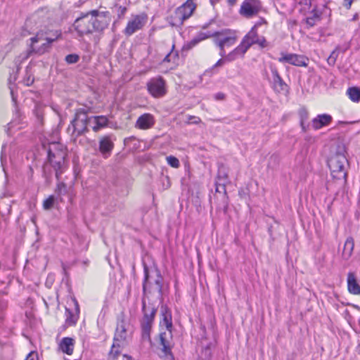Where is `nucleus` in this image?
<instances>
[{"instance_id": "f257e3e1", "label": "nucleus", "mask_w": 360, "mask_h": 360, "mask_svg": "<svg viewBox=\"0 0 360 360\" xmlns=\"http://www.w3.org/2000/svg\"><path fill=\"white\" fill-rule=\"evenodd\" d=\"M144 278L143 281L142 313L141 320L142 338L150 340V331L158 310V306L150 302V295H156L159 300H162L163 277L157 267L149 269L143 264Z\"/></svg>"}, {"instance_id": "13d9d810", "label": "nucleus", "mask_w": 360, "mask_h": 360, "mask_svg": "<svg viewBox=\"0 0 360 360\" xmlns=\"http://www.w3.org/2000/svg\"><path fill=\"white\" fill-rule=\"evenodd\" d=\"M10 210H11V206L8 205V212H10Z\"/></svg>"}, {"instance_id": "de8ad7c7", "label": "nucleus", "mask_w": 360, "mask_h": 360, "mask_svg": "<svg viewBox=\"0 0 360 360\" xmlns=\"http://www.w3.org/2000/svg\"><path fill=\"white\" fill-rule=\"evenodd\" d=\"M220 49V52H219V55L223 58H224L225 56H226V52H225V47L226 46H218Z\"/></svg>"}, {"instance_id": "2f4dec72", "label": "nucleus", "mask_w": 360, "mask_h": 360, "mask_svg": "<svg viewBox=\"0 0 360 360\" xmlns=\"http://www.w3.org/2000/svg\"><path fill=\"white\" fill-rule=\"evenodd\" d=\"M113 8L115 9V12L117 13V15L119 18H123L127 10L126 6L120 5L118 2L114 3Z\"/></svg>"}, {"instance_id": "4468645a", "label": "nucleus", "mask_w": 360, "mask_h": 360, "mask_svg": "<svg viewBox=\"0 0 360 360\" xmlns=\"http://www.w3.org/2000/svg\"><path fill=\"white\" fill-rule=\"evenodd\" d=\"M280 63H287L290 65L298 67H307L309 59L303 55L295 53H281V57L278 58Z\"/></svg>"}, {"instance_id": "423d86ee", "label": "nucleus", "mask_w": 360, "mask_h": 360, "mask_svg": "<svg viewBox=\"0 0 360 360\" xmlns=\"http://www.w3.org/2000/svg\"><path fill=\"white\" fill-rule=\"evenodd\" d=\"M328 165L334 179H346L348 160L343 153L338 152L332 155L328 160Z\"/></svg>"}, {"instance_id": "9b49d317", "label": "nucleus", "mask_w": 360, "mask_h": 360, "mask_svg": "<svg viewBox=\"0 0 360 360\" xmlns=\"http://www.w3.org/2000/svg\"><path fill=\"white\" fill-rule=\"evenodd\" d=\"M214 36L216 37L214 44L217 46H231L236 43L237 39L235 32L229 29L214 32Z\"/></svg>"}, {"instance_id": "0e129e2a", "label": "nucleus", "mask_w": 360, "mask_h": 360, "mask_svg": "<svg viewBox=\"0 0 360 360\" xmlns=\"http://www.w3.org/2000/svg\"><path fill=\"white\" fill-rule=\"evenodd\" d=\"M287 360H292V359H287Z\"/></svg>"}, {"instance_id": "e2e57ef3", "label": "nucleus", "mask_w": 360, "mask_h": 360, "mask_svg": "<svg viewBox=\"0 0 360 360\" xmlns=\"http://www.w3.org/2000/svg\"><path fill=\"white\" fill-rule=\"evenodd\" d=\"M77 309H78V304L76 302Z\"/></svg>"}, {"instance_id": "5fc2aeb1", "label": "nucleus", "mask_w": 360, "mask_h": 360, "mask_svg": "<svg viewBox=\"0 0 360 360\" xmlns=\"http://www.w3.org/2000/svg\"><path fill=\"white\" fill-rule=\"evenodd\" d=\"M131 356L127 354L123 355V360H131Z\"/></svg>"}, {"instance_id": "4d7b16f0", "label": "nucleus", "mask_w": 360, "mask_h": 360, "mask_svg": "<svg viewBox=\"0 0 360 360\" xmlns=\"http://www.w3.org/2000/svg\"><path fill=\"white\" fill-rule=\"evenodd\" d=\"M1 163L3 164V155L1 154Z\"/></svg>"}, {"instance_id": "6ab92c4d", "label": "nucleus", "mask_w": 360, "mask_h": 360, "mask_svg": "<svg viewBox=\"0 0 360 360\" xmlns=\"http://www.w3.org/2000/svg\"><path fill=\"white\" fill-rule=\"evenodd\" d=\"M89 124L94 131H98L101 128L105 127L108 122V118L103 115L89 117Z\"/></svg>"}, {"instance_id": "a211bd4d", "label": "nucleus", "mask_w": 360, "mask_h": 360, "mask_svg": "<svg viewBox=\"0 0 360 360\" xmlns=\"http://www.w3.org/2000/svg\"><path fill=\"white\" fill-rule=\"evenodd\" d=\"M154 124L153 116L149 113H145L137 119L136 127L141 129H147L151 128Z\"/></svg>"}, {"instance_id": "4c0bfd02", "label": "nucleus", "mask_w": 360, "mask_h": 360, "mask_svg": "<svg viewBox=\"0 0 360 360\" xmlns=\"http://www.w3.org/2000/svg\"><path fill=\"white\" fill-rule=\"evenodd\" d=\"M34 53V51H31V48L25 53H22L18 56V61L22 63L23 60H27L31 54Z\"/></svg>"}, {"instance_id": "20e7f679", "label": "nucleus", "mask_w": 360, "mask_h": 360, "mask_svg": "<svg viewBox=\"0 0 360 360\" xmlns=\"http://www.w3.org/2000/svg\"><path fill=\"white\" fill-rule=\"evenodd\" d=\"M89 111L86 108H79L77 110L75 118L71 121L67 131L70 135L71 139L76 141L77 139L88 131Z\"/></svg>"}, {"instance_id": "7c9ffc66", "label": "nucleus", "mask_w": 360, "mask_h": 360, "mask_svg": "<svg viewBox=\"0 0 360 360\" xmlns=\"http://www.w3.org/2000/svg\"><path fill=\"white\" fill-rule=\"evenodd\" d=\"M66 323L68 325H74L77 321V316L74 314L69 309H65Z\"/></svg>"}, {"instance_id": "f3484780", "label": "nucleus", "mask_w": 360, "mask_h": 360, "mask_svg": "<svg viewBox=\"0 0 360 360\" xmlns=\"http://www.w3.org/2000/svg\"><path fill=\"white\" fill-rule=\"evenodd\" d=\"M114 148V143L110 136H102L99 140V151L104 158H108Z\"/></svg>"}, {"instance_id": "72a5a7b5", "label": "nucleus", "mask_w": 360, "mask_h": 360, "mask_svg": "<svg viewBox=\"0 0 360 360\" xmlns=\"http://www.w3.org/2000/svg\"><path fill=\"white\" fill-rule=\"evenodd\" d=\"M34 114L35 115L38 121L42 123L43 121V115H44V109L43 107L40 105H37L35 109L34 110Z\"/></svg>"}, {"instance_id": "4be33fe9", "label": "nucleus", "mask_w": 360, "mask_h": 360, "mask_svg": "<svg viewBox=\"0 0 360 360\" xmlns=\"http://www.w3.org/2000/svg\"><path fill=\"white\" fill-rule=\"evenodd\" d=\"M217 181H220V185L222 186L224 193H226V184L229 182V172L227 168L224 165H221L219 167Z\"/></svg>"}, {"instance_id": "79ce46f5", "label": "nucleus", "mask_w": 360, "mask_h": 360, "mask_svg": "<svg viewBox=\"0 0 360 360\" xmlns=\"http://www.w3.org/2000/svg\"><path fill=\"white\" fill-rule=\"evenodd\" d=\"M263 24H267V22L264 18H261L258 21H257L255 22V24L254 25V26L252 28H255V30H257V28Z\"/></svg>"}, {"instance_id": "f03ea898", "label": "nucleus", "mask_w": 360, "mask_h": 360, "mask_svg": "<svg viewBox=\"0 0 360 360\" xmlns=\"http://www.w3.org/2000/svg\"><path fill=\"white\" fill-rule=\"evenodd\" d=\"M108 25L106 13L98 10H92L82 14L73 24L80 36L101 32L107 27Z\"/></svg>"}, {"instance_id": "5701e85b", "label": "nucleus", "mask_w": 360, "mask_h": 360, "mask_svg": "<svg viewBox=\"0 0 360 360\" xmlns=\"http://www.w3.org/2000/svg\"><path fill=\"white\" fill-rule=\"evenodd\" d=\"M161 314H162V320L161 321V324H163L165 326L167 331L172 332V321L171 312L167 309V307H162Z\"/></svg>"}, {"instance_id": "cd10ccee", "label": "nucleus", "mask_w": 360, "mask_h": 360, "mask_svg": "<svg viewBox=\"0 0 360 360\" xmlns=\"http://www.w3.org/2000/svg\"><path fill=\"white\" fill-rule=\"evenodd\" d=\"M210 37H214V32L213 33H211V32H207V33H205V32H199L198 34V35L194 37L189 43H188V47L189 48H192L193 46H195V45H197L199 42H200L201 41L204 40V39H206L207 38H210Z\"/></svg>"}, {"instance_id": "473e14b6", "label": "nucleus", "mask_w": 360, "mask_h": 360, "mask_svg": "<svg viewBox=\"0 0 360 360\" xmlns=\"http://www.w3.org/2000/svg\"><path fill=\"white\" fill-rule=\"evenodd\" d=\"M55 202V198L53 195H50L43 202V207L44 210H50L53 207Z\"/></svg>"}, {"instance_id": "c9c22d12", "label": "nucleus", "mask_w": 360, "mask_h": 360, "mask_svg": "<svg viewBox=\"0 0 360 360\" xmlns=\"http://www.w3.org/2000/svg\"><path fill=\"white\" fill-rule=\"evenodd\" d=\"M339 51L338 49L337 48L335 49L329 56V57L327 59L328 63L330 65H333L335 63V61L337 60V58L338 56Z\"/></svg>"}, {"instance_id": "0eeeda50", "label": "nucleus", "mask_w": 360, "mask_h": 360, "mask_svg": "<svg viewBox=\"0 0 360 360\" xmlns=\"http://www.w3.org/2000/svg\"><path fill=\"white\" fill-rule=\"evenodd\" d=\"M61 35L60 32L56 31L54 37L44 38V34L38 32L34 37L30 39L31 51L38 55H42L51 48V44L58 39Z\"/></svg>"}, {"instance_id": "a878e982", "label": "nucleus", "mask_w": 360, "mask_h": 360, "mask_svg": "<svg viewBox=\"0 0 360 360\" xmlns=\"http://www.w3.org/2000/svg\"><path fill=\"white\" fill-rule=\"evenodd\" d=\"M354 248V241L352 237H348L344 245L342 251V257L344 259H348L352 255Z\"/></svg>"}, {"instance_id": "bb28decb", "label": "nucleus", "mask_w": 360, "mask_h": 360, "mask_svg": "<svg viewBox=\"0 0 360 360\" xmlns=\"http://www.w3.org/2000/svg\"><path fill=\"white\" fill-rule=\"evenodd\" d=\"M125 345L113 340V344L111 347V349L108 353V359L115 360L120 356L121 351L120 348L124 347Z\"/></svg>"}, {"instance_id": "9d476101", "label": "nucleus", "mask_w": 360, "mask_h": 360, "mask_svg": "<svg viewBox=\"0 0 360 360\" xmlns=\"http://www.w3.org/2000/svg\"><path fill=\"white\" fill-rule=\"evenodd\" d=\"M172 332H161L159 335V344L162 346L161 354L160 356L164 360H174V355L172 352L173 344L172 342Z\"/></svg>"}, {"instance_id": "58836bf2", "label": "nucleus", "mask_w": 360, "mask_h": 360, "mask_svg": "<svg viewBox=\"0 0 360 360\" xmlns=\"http://www.w3.org/2000/svg\"><path fill=\"white\" fill-rule=\"evenodd\" d=\"M299 116L300 121H307L308 119V111L305 108L299 110Z\"/></svg>"}, {"instance_id": "412c9836", "label": "nucleus", "mask_w": 360, "mask_h": 360, "mask_svg": "<svg viewBox=\"0 0 360 360\" xmlns=\"http://www.w3.org/2000/svg\"><path fill=\"white\" fill-rule=\"evenodd\" d=\"M348 291L353 295H360V285L357 283L356 275L354 272H349L347 274Z\"/></svg>"}, {"instance_id": "ea45409f", "label": "nucleus", "mask_w": 360, "mask_h": 360, "mask_svg": "<svg viewBox=\"0 0 360 360\" xmlns=\"http://www.w3.org/2000/svg\"><path fill=\"white\" fill-rule=\"evenodd\" d=\"M65 184L63 182H60L57 185L56 193H57L58 195L64 194L65 193Z\"/></svg>"}, {"instance_id": "aec40b11", "label": "nucleus", "mask_w": 360, "mask_h": 360, "mask_svg": "<svg viewBox=\"0 0 360 360\" xmlns=\"http://www.w3.org/2000/svg\"><path fill=\"white\" fill-rule=\"evenodd\" d=\"M331 121L332 117L330 115H319L312 120V127L314 129H319L323 127L328 126Z\"/></svg>"}, {"instance_id": "8fccbe9b", "label": "nucleus", "mask_w": 360, "mask_h": 360, "mask_svg": "<svg viewBox=\"0 0 360 360\" xmlns=\"http://www.w3.org/2000/svg\"><path fill=\"white\" fill-rule=\"evenodd\" d=\"M172 56V53L171 51L168 54L166 55V56L163 59V62H170Z\"/></svg>"}, {"instance_id": "bf43d9fd", "label": "nucleus", "mask_w": 360, "mask_h": 360, "mask_svg": "<svg viewBox=\"0 0 360 360\" xmlns=\"http://www.w3.org/2000/svg\"><path fill=\"white\" fill-rule=\"evenodd\" d=\"M174 56H175V57H178V53H175V54L174 55Z\"/></svg>"}, {"instance_id": "2eb2a0df", "label": "nucleus", "mask_w": 360, "mask_h": 360, "mask_svg": "<svg viewBox=\"0 0 360 360\" xmlns=\"http://www.w3.org/2000/svg\"><path fill=\"white\" fill-rule=\"evenodd\" d=\"M130 335L131 333L129 332V330L127 328V323L124 320H120L117 325L113 340L127 345Z\"/></svg>"}, {"instance_id": "1a4fd4ad", "label": "nucleus", "mask_w": 360, "mask_h": 360, "mask_svg": "<svg viewBox=\"0 0 360 360\" xmlns=\"http://www.w3.org/2000/svg\"><path fill=\"white\" fill-rule=\"evenodd\" d=\"M240 44L246 51L253 44L258 45L261 49H264L269 46V42L266 38L264 36H259L257 30H255V28H251L243 38Z\"/></svg>"}, {"instance_id": "37998d69", "label": "nucleus", "mask_w": 360, "mask_h": 360, "mask_svg": "<svg viewBox=\"0 0 360 360\" xmlns=\"http://www.w3.org/2000/svg\"><path fill=\"white\" fill-rule=\"evenodd\" d=\"M226 62H227L226 60H225V58H221L219 59L211 68V70H214L215 68H218V67H221Z\"/></svg>"}, {"instance_id": "f8f14e48", "label": "nucleus", "mask_w": 360, "mask_h": 360, "mask_svg": "<svg viewBox=\"0 0 360 360\" xmlns=\"http://www.w3.org/2000/svg\"><path fill=\"white\" fill-rule=\"evenodd\" d=\"M147 89L153 97H162L166 94L165 81L160 76L151 78L147 83Z\"/></svg>"}, {"instance_id": "c756f323", "label": "nucleus", "mask_w": 360, "mask_h": 360, "mask_svg": "<svg viewBox=\"0 0 360 360\" xmlns=\"http://www.w3.org/2000/svg\"><path fill=\"white\" fill-rule=\"evenodd\" d=\"M320 19L319 15L317 13L315 8H314L311 11V15L308 16L306 18V23L309 27H313L316 21Z\"/></svg>"}, {"instance_id": "6e6552de", "label": "nucleus", "mask_w": 360, "mask_h": 360, "mask_svg": "<svg viewBox=\"0 0 360 360\" xmlns=\"http://www.w3.org/2000/svg\"><path fill=\"white\" fill-rule=\"evenodd\" d=\"M262 11V4L259 0H244L239 9V14L245 18L256 17Z\"/></svg>"}, {"instance_id": "052dcab7", "label": "nucleus", "mask_w": 360, "mask_h": 360, "mask_svg": "<svg viewBox=\"0 0 360 360\" xmlns=\"http://www.w3.org/2000/svg\"><path fill=\"white\" fill-rule=\"evenodd\" d=\"M120 0H115V2H118L120 4Z\"/></svg>"}, {"instance_id": "864d4df0", "label": "nucleus", "mask_w": 360, "mask_h": 360, "mask_svg": "<svg viewBox=\"0 0 360 360\" xmlns=\"http://www.w3.org/2000/svg\"><path fill=\"white\" fill-rule=\"evenodd\" d=\"M238 0H227L229 6H233L236 4Z\"/></svg>"}, {"instance_id": "dca6fc26", "label": "nucleus", "mask_w": 360, "mask_h": 360, "mask_svg": "<svg viewBox=\"0 0 360 360\" xmlns=\"http://www.w3.org/2000/svg\"><path fill=\"white\" fill-rule=\"evenodd\" d=\"M272 74V88L276 93H288L289 86L282 79L275 67H271Z\"/></svg>"}, {"instance_id": "09e8293b", "label": "nucleus", "mask_w": 360, "mask_h": 360, "mask_svg": "<svg viewBox=\"0 0 360 360\" xmlns=\"http://www.w3.org/2000/svg\"><path fill=\"white\" fill-rule=\"evenodd\" d=\"M215 185H216V191L217 192H219V193L224 192L222 190V186L220 185V181H216Z\"/></svg>"}, {"instance_id": "a18cd8bd", "label": "nucleus", "mask_w": 360, "mask_h": 360, "mask_svg": "<svg viewBox=\"0 0 360 360\" xmlns=\"http://www.w3.org/2000/svg\"><path fill=\"white\" fill-rule=\"evenodd\" d=\"M354 0H343V4L342 5L347 8V9H350L351 6H352V3L354 2Z\"/></svg>"}, {"instance_id": "393cba45", "label": "nucleus", "mask_w": 360, "mask_h": 360, "mask_svg": "<svg viewBox=\"0 0 360 360\" xmlns=\"http://www.w3.org/2000/svg\"><path fill=\"white\" fill-rule=\"evenodd\" d=\"M63 352L71 355L74 349V340L71 338H63L60 343Z\"/></svg>"}, {"instance_id": "ddd939ff", "label": "nucleus", "mask_w": 360, "mask_h": 360, "mask_svg": "<svg viewBox=\"0 0 360 360\" xmlns=\"http://www.w3.org/2000/svg\"><path fill=\"white\" fill-rule=\"evenodd\" d=\"M147 20L146 14H141L134 16L130 20L124 30V33L127 36H131L136 31L142 29Z\"/></svg>"}, {"instance_id": "49530a36", "label": "nucleus", "mask_w": 360, "mask_h": 360, "mask_svg": "<svg viewBox=\"0 0 360 360\" xmlns=\"http://www.w3.org/2000/svg\"><path fill=\"white\" fill-rule=\"evenodd\" d=\"M214 98L217 101H222L225 98V94L222 92H218L214 95Z\"/></svg>"}, {"instance_id": "b1692460", "label": "nucleus", "mask_w": 360, "mask_h": 360, "mask_svg": "<svg viewBox=\"0 0 360 360\" xmlns=\"http://www.w3.org/2000/svg\"><path fill=\"white\" fill-rule=\"evenodd\" d=\"M246 51H247L244 49V47L241 45V44H240L235 49H233L225 56V60L227 62H231L236 60L239 57H243Z\"/></svg>"}, {"instance_id": "c85d7f7f", "label": "nucleus", "mask_w": 360, "mask_h": 360, "mask_svg": "<svg viewBox=\"0 0 360 360\" xmlns=\"http://www.w3.org/2000/svg\"><path fill=\"white\" fill-rule=\"evenodd\" d=\"M346 94L352 101L354 103H359L360 101L359 88L356 86L349 87Z\"/></svg>"}, {"instance_id": "3c124183", "label": "nucleus", "mask_w": 360, "mask_h": 360, "mask_svg": "<svg viewBox=\"0 0 360 360\" xmlns=\"http://www.w3.org/2000/svg\"><path fill=\"white\" fill-rule=\"evenodd\" d=\"M305 122L306 121H300V125H301L302 129L304 132L307 131V127H308V125H305V124H304Z\"/></svg>"}, {"instance_id": "680f3d73", "label": "nucleus", "mask_w": 360, "mask_h": 360, "mask_svg": "<svg viewBox=\"0 0 360 360\" xmlns=\"http://www.w3.org/2000/svg\"><path fill=\"white\" fill-rule=\"evenodd\" d=\"M5 148H6V146H5V145H4V146H2V150H3Z\"/></svg>"}, {"instance_id": "7ed1b4c3", "label": "nucleus", "mask_w": 360, "mask_h": 360, "mask_svg": "<svg viewBox=\"0 0 360 360\" xmlns=\"http://www.w3.org/2000/svg\"><path fill=\"white\" fill-rule=\"evenodd\" d=\"M67 155V150L61 143H52L49 144L48 148V161L43 167L44 175L46 177L51 175V171H48L49 165H50L55 171L56 179L59 180L60 175L65 172L68 166L66 160Z\"/></svg>"}, {"instance_id": "a19ab883", "label": "nucleus", "mask_w": 360, "mask_h": 360, "mask_svg": "<svg viewBox=\"0 0 360 360\" xmlns=\"http://www.w3.org/2000/svg\"><path fill=\"white\" fill-rule=\"evenodd\" d=\"M25 360H39L38 353L35 351L30 352Z\"/></svg>"}, {"instance_id": "39448f33", "label": "nucleus", "mask_w": 360, "mask_h": 360, "mask_svg": "<svg viewBox=\"0 0 360 360\" xmlns=\"http://www.w3.org/2000/svg\"><path fill=\"white\" fill-rule=\"evenodd\" d=\"M196 0H186L177 7L167 18L169 24L172 27H181L185 20L191 18L197 8Z\"/></svg>"}, {"instance_id": "c03bdc74", "label": "nucleus", "mask_w": 360, "mask_h": 360, "mask_svg": "<svg viewBox=\"0 0 360 360\" xmlns=\"http://www.w3.org/2000/svg\"><path fill=\"white\" fill-rule=\"evenodd\" d=\"M34 82V78L31 75H28L27 77L24 78L23 83L26 86H30Z\"/></svg>"}, {"instance_id": "e433bc0d", "label": "nucleus", "mask_w": 360, "mask_h": 360, "mask_svg": "<svg viewBox=\"0 0 360 360\" xmlns=\"http://www.w3.org/2000/svg\"><path fill=\"white\" fill-rule=\"evenodd\" d=\"M65 61L68 64H75L77 63L79 60V56L77 54H69L65 56Z\"/></svg>"}, {"instance_id": "6e6d98bb", "label": "nucleus", "mask_w": 360, "mask_h": 360, "mask_svg": "<svg viewBox=\"0 0 360 360\" xmlns=\"http://www.w3.org/2000/svg\"><path fill=\"white\" fill-rule=\"evenodd\" d=\"M11 124H12L11 123H9V124H8V126H9V127H8V130H10V129H11Z\"/></svg>"}, {"instance_id": "f704fd0d", "label": "nucleus", "mask_w": 360, "mask_h": 360, "mask_svg": "<svg viewBox=\"0 0 360 360\" xmlns=\"http://www.w3.org/2000/svg\"><path fill=\"white\" fill-rule=\"evenodd\" d=\"M167 162L168 165L174 168H178L180 166L179 160L172 155L167 157Z\"/></svg>"}, {"instance_id": "603ef678", "label": "nucleus", "mask_w": 360, "mask_h": 360, "mask_svg": "<svg viewBox=\"0 0 360 360\" xmlns=\"http://www.w3.org/2000/svg\"><path fill=\"white\" fill-rule=\"evenodd\" d=\"M6 307V302L4 300L0 299V309H4Z\"/></svg>"}]
</instances>
